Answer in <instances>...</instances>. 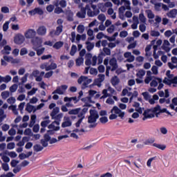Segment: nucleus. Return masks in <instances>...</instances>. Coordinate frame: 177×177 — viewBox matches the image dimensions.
<instances>
[{"instance_id":"nucleus-23","label":"nucleus","mask_w":177,"mask_h":177,"mask_svg":"<svg viewBox=\"0 0 177 177\" xmlns=\"http://www.w3.org/2000/svg\"><path fill=\"white\" fill-rule=\"evenodd\" d=\"M62 32H63V25H59L56 28L55 35H57L58 37V35H60Z\"/></svg>"},{"instance_id":"nucleus-27","label":"nucleus","mask_w":177,"mask_h":177,"mask_svg":"<svg viewBox=\"0 0 177 177\" xmlns=\"http://www.w3.org/2000/svg\"><path fill=\"white\" fill-rule=\"evenodd\" d=\"M146 75V71L143 69H140L138 71V73H136V77H138V78H143L145 75Z\"/></svg>"},{"instance_id":"nucleus-26","label":"nucleus","mask_w":177,"mask_h":177,"mask_svg":"<svg viewBox=\"0 0 177 177\" xmlns=\"http://www.w3.org/2000/svg\"><path fill=\"white\" fill-rule=\"evenodd\" d=\"M33 149L34 151H36L37 153H38L39 151H42V150H44V147L36 144L35 145L33 146Z\"/></svg>"},{"instance_id":"nucleus-14","label":"nucleus","mask_w":177,"mask_h":177,"mask_svg":"<svg viewBox=\"0 0 177 177\" xmlns=\"http://www.w3.org/2000/svg\"><path fill=\"white\" fill-rule=\"evenodd\" d=\"M10 50H12V47L10 46H5L3 50H1L2 55H10Z\"/></svg>"},{"instance_id":"nucleus-43","label":"nucleus","mask_w":177,"mask_h":177,"mask_svg":"<svg viewBox=\"0 0 177 177\" xmlns=\"http://www.w3.org/2000/svg\"><path fill=\"white\" fill-rule=\"evenodd\" d=\"M100 122H101V124H106L109 122V118L106 116L101 117L100 118Z\"/></svg>"},{"instance_id":"nucleus-36","label":"nucleus","mask_w":177,"mask_h":177,"mask_svg":"<svg viewBox=\"0 0 177 177\" xmlns=\"http://www.w3.org/2000/svg\"><path fill=\"white\" fill-rule=\"evenodd\" d=\"M17 88H19V86H17V84H14L10 87V91L11 92V93H13L16 92V91H17Z\"/></svg>"},{"instance_id":"nucleus-28","label":"nucleus","mask_w":177,"mask_h":177,"mask_svg":"<svg viewBox=\"0 0 177 177\" xmlns=\"http://www.w3.org/2000/svg\"><path fill=\"white\" fill-rule=\"evenodd\" d=\"M9 110H12V113H14V114L15 115H17V114H19V111H17V106L16 105H10L8 107Z\"/></svg>"},{"instance_id":"nucleus-63","label":"nucleus","mask_w":177,"mask_h":177,"mask_svg":"<svg viewBox=\"0 0 177 177\" xmlns=\"http://www.w3.org/2000/svg\"><path fill=\"white\" fill-rule=\"evenodd\" d=\"M98 79H97V81L96 82H103L104 81V75H102V74H100L98 75Z\"/></svg>"},{"instance_id":"nucleus-3","label":"nucleus","mask_w":177,"mask_h":177,"mask_svg":"<svg viewBox=\"0 0 177 177\" xmlns=\"http://www.w3.org/2000/svg\"><path fill=\"white\" fill-rule=\"evenodd\" d=\"M24 35L27 39H34L35 38V35H37V32L34 29H28L25 32Z\"/></svg>"},{"instance_id":"nucleus-56","label":"nucleus","mask_w":177,"mask_h":177,"mask_svg":"<svg viewBox=\"0 0 177 177\" xmlns=\"http://www.w3.org/2000/svg\"><path fill=\"white\" fill-rule=\"evenodd\" d=\"M163 83L165 84L166 85H172V80H169L167 77H165L163 80Z\"/></svg>"},{"instance_id":"nucleus-20","label":"nucleus","mask_w":177,"mask_h":177,"mask_svg":"<svg viewBox=\"0 0 177 177\" xmlns=\"http://www.w3.org/2000/svg\"><path fill=\"white\" fill-rule=\"evenodd\" d=\"M33 50H35L37 52V56H41V55H44V52H45V48H41L39 49L38 48H32Z\"/></svg>"},{"instance_id":"nucleus-38","label":"nucleus","mask_w":177,"mask_h":177,"mask_svg":"<svg viewBox=\"0 0 177 177\" xmlns=\"http://www.w3.org/2000/svg\"><path fill=\"white\" fill-rule=\"evenodd\" d=\"M75 52H77V46L73 45L70 52L71 56H74V55H75Z\"/></svg>"},{"instance_id":"nucleus-4","label":"nucleus","mask_w":177,"mask_h":177,"mask_svg":"<svg viewBox=\"0 0 177 177\" xmlns=\"http://www.w3.org/2000/svg\"><path fill=\"white\" fill-rule=\"evenodd\" d=\"M111 113H115V114H118V117H120L122 120H124V117H125V112H123L118 108V106H115L111 110Z\"/></svg>"},{"instance_id":"nucleus-19","label":"nucleus","mask_w":177,"mask_h":177,"mask_svg":"<svg viewBox=\"0 0 177 177\" xmlns=\"http://www.w3.org/2000/svg\"><path fill=\"white\" fill-rule=\"evenodd\" d=\"M63 45H64V43L63 41H57L53 46V48H54V49L59 50V49H60V48H62Z\"/></svg>"},{"instance_id":"nucleus-29","label":"nucleus","mask_w":177,"mask_h":177,"mask_svg":"<svg viewBox=\"0 0 177 177\" xmlns=\"http://www.w3.org/2000/svg\"><path fill=\"white\" fill-rule=\"evenodd\" d=\"M58 6H61L62 8L64 9L67 6V1L66 0H58Z\"/></svg>"},{"instance_id":"nucleus-35","label":"nucleus","mask_w":177,"mask_h":177,"mask_svg":"<svg viewBox=\"0 0 177 177\" xmlns=\"http://www.w3.org/2000/svg\"><path fill=\"white\" fill-rule=\"evenodd\" d=\"M107 91H109L108 89H104L102 91V94L103 95L102 96V99H106V97H109L110 96H111V95H110L109 93H107Z\"/></svg>"},{"instance_id":"nucleus-40","label":"nucleus","mask_w":177,"mask_h":177,"mask_svg":"<svg viewBox=\"0 0 177 177\" xmlns=\"http://www.w3.org/2000/svg\"><path fill=\"white\" fill-rule=\"evenodd\" d=\"M48 124H50V120L42 121L41 122V127H42V128H46Z\"/></svg>"},{"instance_id":"nucleus-33","label":"nucleus","mask_w":177,"mask_h":177,"mask_svg":"<svg viewBox=\"0 0 177 177\" xmlns=\"http://www.w3.org/2000/svg\"><path fill=\"white\" fill-rule=\"evenodd\" d=\"M35 109V106L30 104V103H28L26 104V111H28V113H32V111L34 110Z\"/></svg>"},{"instance_id":"nucleus-44","label":"nucleus","mask_w":177,"mask_h":177,"mask_svg":"<svg viewBox=\"0 0 177 177\" xmlns=\"http://www.w3.org/2000/svg\"><path fill=\"white\" fill-rule=\"evenodd\" d=\"M154 142H156L154 138H149L145 142V145H154Z\"/></svg>"},{"instance_id":"nucleus-30","label":"nucleus","mask_w":177,"mask_h":177,"mask_svg":"<svg viewBox=\"0 0 177 177\" xmlns=\"http://www.w3.org/2000/svg\"><path fill=\"white\" fill-rule=\"evenodd\" d=\"M87 47L86 49L88 52H91V50H92V49H93V48H95V44L93 43H91L90 41H86V42Z\"/></svg>"},{"instance_id":"nucleus-64","label":"nucleus","mask_w":177,"mask_h":177,"mask_svg":"<svg viewBox=\"0 0 177 177\" xmlns=\"http://www.w3.org/2000/svg\"><path fill=\"white\" fill-rule=\"evenodd\" d=\"M151 37H160V32L156 31V30H152L151 32Z\"/></svg>"},{"instance_id":"nucleus-47","label":"nucleus","mask_w":177,"mask_h":177,"mask_svg":"<svg viewBox=\"0 0 177 177\" xmlns=\"http://www.w3.org/2000/svg\"><path fill=\"white\" fill-rule=\"evenodd\" d=\"M103 56H106V54L103 52H101L98 55V62L100 64L103 62Z\"/></svg>"},{"instance_id":"nucleus-15","label":"nucleus","mask_w":177,"mask_h":177,"mask_svg":"<svg viewBox=\"0 0 177 177\" xmlns=\"http://www.w3.org/2000/svg\"><path fill=\"white\" fill-rule=\"evenodd\" d=\"M111 82L113 86H115V85H118L120 84V79L118 76H114L111 78Z\"/></svg>"},{"instance_id":"nucleus-60","label":"nucleus","mask_w":177,"mask_h":177,"mask_svg":"<svg viewBox=\"0 0 177 177\" xmlns=\"http://www.w3.org/2000/svg\"><path fill=\"white\" fill-rule=\"evenodd\" d=\"M28 53V50H27V48H22L20 50V55L21 56H24V55H27Z\"/></svg>"},{"instance_id":"nucleus-53","label":"nucleus","mask_w":177,"mask_h":177,"mask_svg":"<svg viewBox=\"0 0 177 177\" xmlns=\"http://www.w3.org/2000/svg\"><path fill=\"white\" fill-rule=\"evenodd\" d=\"M151 71L155 75H157V74H158V67H157V66H153Z\"/></svg>"},{"instance_id":"nucleus-62","label":"nucleus","mask_w":177,"mask_h":177,"mask_svg":"<svg viewBox=\"0 0 177 177\" xmlns=\"http://www.w3.org/2000/svg\"><path fill=\"white\" fill-rule=\"evenodd\" d=\"M33 132L38 133L39 132V124H35L32 128Z\"/></svg>"},{"instance_id":"nucleus-32","label":"nucleus","mask_w":177,"mask_h":177,"mask_svg":"<svg viewBox=\"0 0 177 177\" xmlns=\"http://www.w3.org/2000/svg\"><path fill=\"white\" fill-rule=\"evenodd\" d=\"M10 95V93L8 91H3L1 93V97L2 99H8L9 96Z\"/></svg>"},{"instance_id":"nucleus-49","label":"nucleus","mask_w":177,"mask_h":177,"mask_svg":"<svg viewBox=\"0 0 177 177\" xmlns=\"http://www.w3.org/2000/svg\"><path fill=\"white\" fill-rule=\"evenodd\" d=\"M154 8L155 10H157V12H160V10H161V6H162V3H154Z\"/></svg>"},{"instance_id":"nucleus-31","label":"nucleus","mask_w":177,"mask_h":177,"mask_svg":"<svg viewBox=\"0 0 177 177\" xmlns=\"http://www.w3.org/2000/svg\"><path fill=\"white\" fill-rule=\"evenodd\" d=\"M82 64H84V57H80L79 58L76 59V66L80 67Z\"/></svg>"},{"instance_id":"nucleus-41","label":"nucleus","mask_w":177,"mask_h":177,"mask_svg":"<svg viewBox=\"0 0 177 177\" xmlns=\"http://www.w3.org/2000/svg\"><path fill=\"white\" fill-rule=\"evenodd\" d=\"M156 159H157V156L150 158L147 162V167H151V162H153V161H154V160H156Z\"/></svg>"},{"instance_id":"nucleus-45","label":"nucleus","mask_w":177,"mask_h":177,"mask_svg":"<svg viewBox=\"0 0 177 177\" xmlns=\"http://www.w3.org/2000/svg\"><path fill=\"white\" fill-rule=\"evenodd\" d=\"M10 24V21H6L4 24L3 25V31H8L9 29V24Z\"/></svg>"},{"instance_id":"nucleus-17","label":"nucleus","mask_w":177,"mask_h":177,"mask_svg":"<svg viewBox=\"0 0 177 177\" xmlns=\"http://www.w3.org/2000/svg\"><path fill=\"white\" fill-rule=\"evenodd\" d=\"M80 111H81V108H77V109H71L68 111V114L70 115H77V114H78L80 113Z\"/></svg>"},{"instance_id":"nucleus-13","label":"nucleus","mask_w":177,"mask_h":177,"mask_svg":"<svg viewBox=\"0 0 177 177\" xmlns=\"http://www.w3.org/2000/svg\"><path fill=\"white\" fill-rule=\"evenodd\" d=\"M38 35H45L46 34V27L44 26H39L37 30Z\"/></svg>"},{"instance_id":"nucleus-10","label":"nucleus","mask_w":177,"mask_h":177,"mask_svg":"<svg viewBox=\"0 0 177 177\" xmlns=\"http://www.w3.org/2000/svg\"><path fill=\"white\" fill-rule=\"evenodd\" d=\"M86 5L85 7H82L80 9V12H78L76 14V16H77V17H79V19H85V17L86 16Z\"/></svg>"},{"instance_id":"nucleus-37","label":"nucleus","mask_w":177,"mask_h":177,"mask_svg":"<svg viewBox=\"0 0 177 177\" xmlns=\"http://www.w3.org/2000/svg\"><path fill=\"white\" fill-rule=\"evenodd\" d=\"M55 4L52 5L50 4L49 6H48L46 7V10L47 12H48L49 13H52V12H53V10H55Z\"/></svg>"},{"instance_id":"nucleus-39","label":"nucleus","mask_w":177,"mask_h":177,"mask_svg":"<svg viewBox=\"0 0 177 177\" xmlns=\"http://www.w3.org/2000/svg\"><path fill=\"white\" fill-rule=\"evenodd\" d=\"M103 51L104 55H106V56H110V55H111V50L107 47H104Z\"/></svg>"},{"instance_id":"nucleus-6","label":"nucleus","mask_w":177,"mask_h":177,"mask_svg":"<svg viewBox=\"0 0 177 177\" xmlns=\"http://www.w3.org/2000/svg\"><path fill=\"white\" fill-rule=\"evenodd\" d=\"M109 66H111V71H115L118 68V64L117 63V59L113 57L109 60Z\"/></svg>"},{"instance_id":"nucleus-22","label":"nucleus","mask_w":177,"mask_h":177,"mask_svg":"<svg viewBox=\"0 0 177 177\" xmlns=\"http://www.w3.org/2000/svg\"><path fill=\"white\" fill-rule=\"evenodd\" d=\"M57 68V64L55 62H51V64L48 66L46 71H50V70H56Z\"/></svg>"},{"instance_id":"nucleus-25","label":"nucleus","mask_w":177,"mask_h":177,"mask_svg":"<svg viewBox=\"0 0 177 177\" xmlns=\"http://www.w3.org/2000/svg\"><path fill=\"white\" fill-rule=\"evenodd\" d=\"M86 9H87V15L88 16V17H95V12H93V11H92V10L91 9V7H89V5H86Z\"/></svg>"},{"instance_id":"nucleus-16","label":"nucleus","mask_w":177,"mask_h":177,"mask_svg":"<svg viewBox=\"0 0 177 177\" xmlns=\"http://www.w3.org/2000/svg\"><path fill=\"white\" fill-rule=\"evenodd\" d=\"M60 111V109L59 107H55L53 109L52 112L50 113V115L52 117V120L55 118V117L57 115V114Z\"/></svg>"},{"instance_id":"nucleus-7","label":"nucleus","mask_w":177,"mask_h":177,"mask_svg":"<svg viewBox=\"0 0 177 177\" xmlns=\"http://www.w3.org/2000/svg\"><path fill=\"white\" fill-rule=\"evenodd\" d=\"M54 6H55V8H54V13L56 15H60L61 13H64V10H63V8L61 7H59V0H56L53 2Z\"/></svg>"},{"instance_id":"nucleus-34","label":"nucleus","mask_w":177,"mask_h":177,"mask_svg":"<svg viewBox=\"0 0 177 177\" xmlns=\"http://www.w3.org/2000/svg\"><path fill=\"white\" fill-rule=\"evenodd\" d=\"M77 31L79 34H82L85 31V27L84 25H79L77 28Z\"/></svg>"},{"instance_id":"nucleus-61","label":"nucleus","mask_w":177,"mask_h":177,"mask_svg":"<svg viewBox=\"0 0 177 177\" xmlns=\"http://www.w3.org/2000/svg\"><path fill=\"white\" fill-rule=\"evenodd\" d=\"M9 128H10V127L8 124H4L1 127V129L2 131H3V132H6V131H9Z\"/></svg>"},{"instance_id":"nucleus-57","label":"nucleus","mask_w":177,"mask_h":177,"mask_svg":"<svg viewBox=\"0 0 177 177\" xmlns=\"http://www.w3.org/2000/svg\"><path fill=\"white\" fill-rule=\"evenodd\" d=\"M10 81H12V77H10V75H7L6 77H4L3 82L8 84V82H10Z\"/></svg>"},{"instance_id":"nucleus-24","label":"nucleus","mask_w":177,"mask_h":177,"mask_svg":"<svg viewBox=\"0 0 177 177\" xmlns=\"http://www.w3.org/2000/svg\"><path fill=\"white\" fill-rule=\"evenodd\" d=\"M152 146H153V147L159 149L160 150H165V149H167V146L165 145L153 143Z\"/></svg>"},{"instance_id":"nucleus-59","label":"nucleus","mask_w":177,"mask_h":177,"mask_svg":"<svg viewBox=\"0 0 177 177\" xmlns=\"http://www.w3.org/2000/svg\"><path fill=\"white\" fill-rule=\"evenodd\" d=\"M38 91V88H33L31 91L28 92V96H32V95H35V93Z\"/></svg>"},{"instance_id":"nucleus-5","label":"nucleus","mask_w":177,"mask_h":177,"mask_svg":"<svg viewBox=\"0 0 177 177\" xmlns=\"http://www.w3.org/2000/svg\"><path fill=\"white\" fill-rule=\"evenodd\" d=\"M26 41V38L21 34H17L14 38V42L17 45H21Z\"/></svg>"},{"instance_id":"nucleus-46","label":"nucleus","mask_w":177,"mask_h":177,"mask_svg":"<svg viewBox=\"0 0 177 177\" xmlns=\"http://www.w3.org/2000/svg\"><path fill=\"white\" fill-rule=\"evenodd\" d=\"M55 93H57L58 95H63L64 93V91H62V88L60 87L57 88L55 91L53 92V95H55Z\"/></svg>"},{"instance_id":"nucleus-51","label":"nucleus","mask_w":177,"mask_h":177,"mask_svg":"<svg viewBox=\"0 0 177 177\" xmlns=\"http://www.w3.org/2000/svg\"><path fill=\"white\" fill-rule=\"evenodd\" d=\"M98 20L100 21H106V15L104 14H100L97 17Z\"/></svg>"},{"instance_id":"nucleus-52","label":"nucleus","mask_w":177,"mask_h":177,"mask_svg":"<svg viewBox=\"0 0 177 177\" xmlns=\"http://www.w3.org/2000/svg\"><path fill=\"white\" fill-rule=\"evenodd\" d=\"M15 142H9L7 145V149H8V150H13V149H15Z\"/></svg>"},{"instance_id":"nucleus-8","label":"nucleus","mask_w":177,"mask_h":177,"mask_svg":"<svg viewBox=\"0 0 177 177\" xmlns=\"http://www.w3.org/2000/svg\"><path fill=\"white\" fill-rule=\"evenodd\" d=\"M73 125V122L70 119V117L65 116L64 118V122L62 123V128H67L68 127H71Z\"/></svg>"},{"instance_id":"nucleus-12","label":"nucleus","mask_w":177,"mask_h":177,"mask_svg":"<svg viewBox=\"0 0 177 177\" xmlns=\"http://www.w3.org/2000/svg\"><path fill=\"white\" fill-rule=\"evenodd\" d=\"M48 129H53V130H48L47 132L48 133L52 134V132L53 131H60V127L59 126H55V122H52L50 124L48 127Z\"/></svg>"},{"instance_id":"nucleus-54","label":"nucleus","mask_w":177,"mask_h":177,"mask_svg":"<svg viewBox=\"0 0 177 177\" xmlns=\"http://www.w3.org/2000/svg\"><path fill=\"white\" fill-rule=\"evenodd\" d=\"M142 95L144 97L145 100H149L150 99V95H149V92L145 91L142 93Z\"/></svg>"},{"instance_id":"nucleus-55","label":"nucleus","mask_w":177,"mask_h":177,"mask_svg":"<svg viewBox=\"0 0 177 177\" xmlns=\"http://www.w3.org/2000/svg\"><path fill=\"white\" fill-rule=\"evenodd\" d=\"M18 164H19V160H12L10 162V165L12 168L16 167Z\"/></svg>"},{"instance_id":"nucleus-9","label":"nucleus","mask_w":177,"mask_h":177,"mask_svg":"<svg viewBox=\"0 0 177 177\" xmlns=\"http://www.w3.org/2000/svg\"><path fill=\"white\" fill-rule=\"evenodd\" d=\"M96 121H97V119L93 118V116L89 115L88 118V124H90L88 126V128H96V127L97 126V123H96Z\"/></svg>"},{"instance_id":"nucleus-50","label":"nucleus","mask_w":177,"mask_h":177,"mask_svg":"<svg viewBox=\"0 0 177 177\" xmlns=\"http://www.w3.org/2000/svg\"><path fill=\"white\" fill-rule=\"evenodd\" d=\"M86 80H88V77H86V76H81V77L77 80V82H78V84H82V82H84V81H85Z\"/></svg>"},{"instance_id":"nucleus-18","label":"nucleus","mask_w":177,"mask_h":177,"mask_svg":"<svg viewBox=\"0 0 177 177\" xmlns=\"http://www.w3.org/2000/svg\"><path fill=\"white\" fill-rule=\"evenodd\" d=\"M176 15H177V10L176 9H173V10H170L167 15L168 17H171V19H174V17H176Z\"/></svg>"},{"instance_id":"nucleus-42","label":"nucleus","mask_w":177,"mask_h":177,"mask_svg":"<svg viewBox=\"0 0 177 177\" xmlns=\"http://www.w3.org/2000/svg\"><path fill=\"white\" fill-rule=\"evenodd\" d=\"M139 20L141 23H146V17H145V14L140 13L139 15Z\"/></svg>"},{"instance_id":"nucleus-21","label":"nucleus","mask_w":177,"mask_h":177,"mask_svg":"<svg viewBox=\"0 0 177 177\" xmlns=\"http://www.w3.org/2000/svg\"><path fill=\"white\" fill-rule=\"evenodd\" d=\"M90 115L91 117H93L94 118H96L97 120L99 118V113H97V111L95 109H91L90 110Z\"/></svg>"},{"instance_id":"nucleus-1","label":"nucleus","mask_w":177,"mask_h":177,"mask_svg":"<svg viewBox=\"0 0 177 177\" xmlns=\"http://www.w3.org/2000/svg\"><path fill=\"white\" fill-rule=\"evenodd\" d=\"M158 111H161V106L158 104L154 108L145 110L143 113V121H145V120H147V118H154V114H156V117H158V113H157Z\"/></svg>"},{"instance_id":"nucleus-11","label":"nucleus","mask_w":177,"mask_h":177,"mask_svg":"<svg viewBox=\"0 0 177 177\" xmlns=\"http://www.w3.org/2000/svg\"><path fill=\"white\" fill-rule=\"evenodd\" d=\"M32 44L33 45V48H41V46H42V41L37 37L32 39Z\"/></svg>"},{"instance_id":"nucleus-58","label":"nucleus","mask_w":177,"mask_h":177,"mask_svg":"<svg viewBox=\"0 0 177 177\" xmlns=\"http://www.w3.org/2000/svg\"><path fill=\"white\" fill-rule=\"evenodd\" d=\"M28 73H26L23 77H21V84H26L27 82V78H28Z\"/></svg>"},{"instance_id":"nucleus-48","label":"nucleus","mask_w":177,"mask_h":177,"mask_svg":"<svg viewBox=\"0 0 177 177\" xmlns=\"http://www.w3.org/2000/svg\"><path fill=\"white\" fill-rule=\"evenodd\" d=\"M2 169L5 171L6 172H8L9 171V165L8 163H2L1 164Z\"/></svg>"},{"instance_id":"nucleus-2","label":"nucleus","mask_w":177,"mask_h":177,"mask_svg":"<svg viewBox=\"0 0 177 177\" xmlns=\"http://www.w3.org/2000/svg\"><path fill=\"white\" fill-rule=\"evenodd\" d=\"M84 95V92H82V91H80L79 92V96L77 97H65L64 98V102H71L73 100L74 102V104H77V102H80V99H81V97Z\"/></svg>"}]
</instances>
